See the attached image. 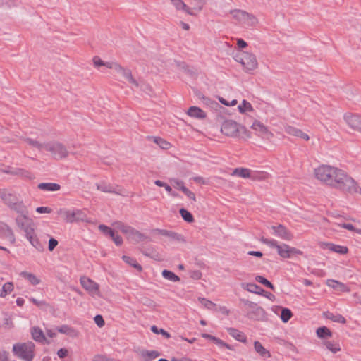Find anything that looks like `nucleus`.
<instances>
[{
	"label": "nucleus",
	"instance_id": "obj_10",
	"mask_svg": "<svg viewBox=\"0 0 361 361\" xmlns=\"http://www.w3.org/2000/svg\"><path fill=\"white\" fill-rule=\"evenodd\" d=\"M250 128L258 137L267 140H271L274 137V134L269 130L268 127L259 120L255 119Z\"/></svg>",
	"mask_w": 361,
	"mask_h": 361
},
{
	"label": "nucleus",
	"instance_id": "obj_8",
	"mask_svg": "<svg viewBox=\"0 0 361 361\" xmlns=\"http://www.w3.org/2000/svg\"><path fill=\"white\" fill-rule=\"evenodd\" d=\"M243 302L247 310V317L254 320H260L264 317L263 308L259 307L257 303L249 300H243Z\"/></svg>",
	"mask_w": 361,
	"mask_h": 361
},
{
	"label": "nucleus",
	"instance_id": "obj_18",
	"mask_svg": "<svg viewBox=\"0 0 361 361\" xmlns=\"http://www.w3.org/2000/svg\"><path fill=\"white\" fill-rule=\"evenodd\" d=\"M284 130L287 134L294 137H300L305 141H308L310 140V137L307 133L294 126L286 125L284 127Z\"/></svg>",
	"mask_w": 361,
	"mask_h": 361
},
{
	"label": "nucleus",
	"instance_id": "obj_21",
	"mask_svg": "<svg viewBox=\"0 0 361 361\" xmlns=\"http://www.w3.org/2000/svg\"><path fill=\"white\" fill-rule=\"evenodd\" d=\"M152 232H153V233H157V234H160V235H162L164 236H167L169 238L176 240V241H178V242H184L185 241L183 235H180L178 233H176L175 232L168 231V230L156 228V229H154L152 231Z\"/></svg>",
	"mask_w": 361,
	"mask_h": 361
},
{
	"label": "nucleus",
	"instance_id": "obj_53",
	"mask_svg": "<svg viewBox=\"0 0 361 361\" xmlns=\"http://www.w3.org/2000/svg\"><path fill=\"white\" fill-rule=\"evenodd\" d=\"M180 214L182 218L187 222L190 223L193 221V217L190 212L185 209H180Z\"/></svg>",
	"mask_w": 361,
	"mask_h": 361
},
{
	"label": "nucleus",
	"instance_id": "obj_60",
	"mask_svg": "<svg viewBox=\"0 0 361 361\" xmlns=\"http://www.w3.org/2000/svg\"><path fill=\"white\" fill-rule=\"evenodd\" d=\"M92 62L94 66L96 68L104 66V61H103L99 56H94L92 59Z\"/></svg>",
	"mask_w": 361,
	"mask_h": 361
},
{
	"label": "nucleus",
	"instance_id": "obj_20",
	"mask_svg": "<svg viewBox=\"0 0 361 361\" xmlns=\"http://www.w3.org/2000/svg\"><path fill=\"white\" fill-rule=\"evenodd\" d=\"M30 333H31L32 338L36 342L41 343H47V344L50 343V341L46 338L44 332L39 327H38V326L32 327L31 329Z\"/></svg>",
	"mask_w": 361,
	"mask_h": 361
},
{
	"label": "nucleus",
	"instance_id": "obj_39",
	"mask_svg": "<svg viewBox=\"0 0 361 361\" xmlns=\"http://www.w3.org/2000/svg\"><path fill=\"white\" fill-rule=\"evenodd\" d=\"M238 109L239 112L241 114L252 112L254 111V109H253L252 104L249 102H247L245 99L243 100L242 103L238 105Z\"/></svg>",
	"mask_w": 361,
	"mask_h": 361
},
{
	"label": "nucleus",
	"instance_id": "obj_44",
	"mask_svg": "<svg viewBox=\"0 0 361 361\" xmlns=\"http://www.w3.org/2000/svg\"><path fill=\"white\" fill-rule=\"evenodd\" d=\"M154 184L159 187H163V188L165 189V190L170 195H173V196H176L177 195L175 194L173 191H172V185H169L167 184L165 182H163L160 180H157L154 181Z\"/></svg>",
	"mask_w": 361,
	"mask_h": 361
},
{
	"label": "nucleus",
	"instance_id": "obj_36",
	"mask_svg": "<svg viewBox=\"0 0 361 361\" xmlns=\"http://www.w3.org/2000/svg\"><path fill=\"white\" fill-rule=\"evenodd\" d=\"M57 331L61 334H66L71 337L78 336V332L73 328L68 325H62L57 329Z\"/></svg>",
	"mask_w": 361,
	"mask_h": 361
},
{
	"label": "nucleus",
	"instance_id": "obj_63",
	"mask_svg": "<svg viewBox=\"0 0 361 361\" xmlns=\"http://www.w3.org/2000/svg\"><path fill=\"white\" fill-rule=\"evenodd\" d=\"M111 239L114 240V243L116 245H121L123 243V239L121 236L116 235L115 232L114 233V235L111 237Z\"/></svg>",
	"mask_w": 361,
	"mask_h": 361
},
{
	"label": "nucleus",
	"instance_id": "obj_9",
	"mask_svg": "<svg viewBox=\"0 0 361 361\" xmlns=\"http://www.w3.org/2000/svg\"><path fill=\"white\" fill-rule=\"evenodd\" d=\"M80 284L84 289L92 297H101L99 285L87 276L80 278Z\"/></svg>",
	"mask_w": 361,
	"mask_h": 361
},
{
	"label": "nucleus",
	"instance_id": "obj_30",
	"mask_svg": "<svg viewBox=\"0 0 361 361\" xmlns=\"http://www.w3.org/2000/svg\"><path fill=\"white\" fill-rule=\"evenodd\" d=\"M228 333L229 334L230 336H231L235 340H237L240 342H242V343L246 342V340H247L246 336L242 331H240L236 329H234V328H229V329H228Z\"/></svg>",
	"mask_w": 361,
	"mask_h": 361
},
{
	"label": "nucleus",
	"instance_id": "obj_50",
	"mask_svg": "<svg viewBox=\"0 0 361 361\" xmlns=\"http://www.w3.org/2000/svg\"><path fill=\"white\" fill-rule=\"evenodd\" d=\"M116 228L120 230L122 233H125L126 235L128 234V233L131 231L130 226L126 225L123 224L122 222H115L113 224Z\"/></svg>",
	"mask_w": 361,
	"mask_h": 361
},
{
	"label": "nucleus",
	"instance_id": "obj_49",
	"mask_svg": "<svg viewBox=\"0 0 361 361\" xmlns=\"http://www.w3.org/2000/svg\"><path fill=\"white\" fill-rule=\"evenodd\" d=\"M154 142L157 145H159L161 149H167L171 147V144L169 142H167L166 140H165L161 137H154Z\"/></svg>",
	"mask_w": 361,
	"mask_h": 361
},
{
	"label": "nucleus",
	"instance_id": "obj_7",
	"mask_svg": "<svg viewBox=\"0 0 361 361\" xmlns=\"http://www.w3.org/2000/svg\"><path fill=\"white\" fill-rule=\"evenodd\" d=\"M59 214L63 216L68 222L86 221L90 223L91 221L87 217L86 214L80 210H66L60 209Z\"/></svg>",
	"mask_w": 361,
	"mask_h": 361
},
{
	"label": "nucleus",
	"instance_id": "obj_41",
	"mask_svg": "<svg viewBox=\"0 0 361 361\" xmlns=\"http://www.w3.org/2000/svg\"><path fill=\"white\" fill-rule=\"evenodd\" d=\"M317 336L320 338H324L326 337H331L332 334L331 331L326 326L319 327L317 329Z\"/></svg>",
	"mask_w": 361,
	"mask_h": 361
},
{
	"label": "nucleus",
	"instance_id": "obj_32",
	"mask_svg": "<svg viewBox=\"0 0 361 361\" xmlns=\"http://www.w3.org/2000/svg\"><path fill=\"white\" fill-rule=\"evenodd\" d=\"M140 355L145 361H151L159 356V353L156 350H143Z\"/></svg>",
	"mask_w": 361,
	"mask_h": 361
},
{
	"label": "nucleus",
	"instance_id": "obj_14",
	"mask_svg": "<svg viewBox=\"0 0 361 361\" xmlns=\"http://www.w3.org/2000/svg\"><path fill=\"white\" fill-rule=\"evenodd\" d=\"M273 235L284 240L290 241L293 238V235L283 225L271 226Z\"/></svg>",
	"mask_w": 361,
	"mask_h": 361
},
{
	"label": "nucleus",
	"instance_id": "obj_48",
	"mask_svg": "<svg viewBox=\"0 0 361 361\" xmlns=\"http://www.w3.org/2000/svg\"><path fill=\"white\" fill-rule=\"evenodd\" d=\"M21 229L25 232L27 239L32 238V236L35 235L34 228L30 222Z\"/></svg>",
	"mask_w": 361,
	"mask_h": 361
},
{
	"label": "nucleus",
	"instance_id": "obj_13",
	"mask_svg": "<svg viewBox=\"0 0 361 361\" xmlns=\"http://www.w3.org/2000/svg\"><path fill=\"white\" fill-rule=\"evenodd\" d=\"M277 252L283 258H290L295 255H302V252L298 249L282 243L277 246Z\"/></svg>",
	"mask_w": 361,
	"mask_h": 361
},
{
	"label": "nucleus",
	"instance_id": "obj_42",
	"mask_svg": "<svg viewBox=\"0 0 361 361\" xmlns=\"http://www.w3.org/2000/svg\"><path fill=\"white\" fill-rule=\"evenodd\" d=\"M162 276L164 279L173 282L180 281V278L177 275H176L173 272L166 269L162 271Z\"/></svg>",
	"mask_w": 361,
	"mask_h": 361
},
{
	"label": "nucleus",
	"instance_id": "obj_2",
	"mask_svg": "<svg viewBox=\"0 0 361 361\" xmlns=\"http://www.w3.org/2000/svg\"><path fill=\"white\" fill-rule=\"evenodd\" d=\"M221 133L231 137L250 138V131L243 125L233 120L225 121L221 127Z\"/></svg>",
	"mask_w": 361,
	"mask_h": 361
},
{
	"label": "nucleus",
	"instance_id": "obj_37",
	"mask_svg": "<svg viewBox=\"0 0 361 361\" xmlns=\"http://www.w3.org/2000/svg\"><path fill=\"white\" fill-rule=\"evenodd\" d=\"M241 287L243 289H245L250 293H253L259 294L260 293L259 290L262 291V290L261 289V288L259 286H257L255 283H243L241 284Z\"/></svg>",
	"mask_w": 361,
	"mask_h": 361
},
{
	"label": "nucleus",
	"instance_id": "obj_26",
	"mask_svg": "<svg viewBox=\"0 0 361 361\" xmlns=\"http://www.w3.org/2000/svg\"><path fill=\"white\" fill-rule=\"evenodd\" d=\"M0 197L2 201L5 202H13L18 201L17 195L7 189L0 190Z\"/></svg>",
	"mask_w": 361,
	"mask_h": 361
},
{
	"label": "nucleus",
	"instance_id": "obj_3",
	"mask_svg": "<svg viewBox=\"0 0 361 361\" xmlns=\"http://www.w3.org/2000/svg\"><path fill=\"white\" fill-rule=\"evenodd\" d=\"M229 15L233 20L246 27H255L259 23L257 18L254 14L244 10H231Z\"/></svg>",
	"mask_w": 361,
	"mask_h": 361
},
{
	"label": "nucleus",
	"instance_id": "obj_16",
	"mask_svg": "<svg viewBox=\"0 0 361 361\" xmlns=\"http://www.w3.org/2000/svg\"><path fill=\"white\" fill-rule=\"evenodd\" d=\"M206 3V0H189V5H188V14L193 16H197L202 11Z\"/></svg>",
	"mask_w": 361,
	"mask_h": 361
},
{
	"label": "nucleus",
	"instance_id": "obj_43",
	"mask_svg": "<svg viewBox=\"0 0 361 361\" xmlns=\"http://www.w3.org/2000/svg\"><path fill=\"white\" fill-rule=\"evenodd\" d=\"M122 259H123V260L126 263H127L129 265L133 267L134 268H135L138 271H141L142 270L141 265H140L135 259L131 258L130 257H128V256H126V255H123L122 257Z\"/></svg>",
	"mask_w": 361,
	"mask_h": 361
},
{
	"label": "nucleus",
	"instance_id": "obj_23",
	"mask_svg": "<svg viewBox=\"0 0 361 361\" xmlns=\"http://www.w3.org/2000/svg\"><path fill=\"white\" fill-rule=\"evenodd\" d=\"M23 140L28 145L33 148H36L40 152L46 151L47 142H41L39 140L30 137H25L23 139Z\"/></svg>",
	"mask_w": 361,
	"mask_h": 361
},
{
	"label": "nucleus",
	"instance_id": "obj_1",
	"mask_svg": "<svg viewBox=\"0 0 361 361\" xmlns=\"http://www.w3.org/2000/svg\"><path fill=\"white\" fill-rule=\"evenodd\" d=\"M317 180L331 188L347 191L350 194H361L359 184L344 170L329 165L322 164L314 170Z\"/></svg>",
	"mask_w": 361,
	"mask_h": 361
},
{
	"label": "nucleus",
	"instance_id": "obj_19",
	"mask_svg": "<svg viewBox=\"0 0 361 361\" xmlns=\"http://www.w3.org/2000/svg\"><path fill=\"white\" fill-rule=\"evenodd\" d=\"M97 190L109 193H118L120 188L118 185L111 184L106 181H101L97 183Z\"/></svg>",
	"mask_w": 361,
	"mask_h": 361
},
{
	"label": "nucleus",
	"instance_id": "obj_47",
	"mask_svg": "<svg viewBox=\"0 0 361 361\" xmlns=\"http://www.w3.org/2000/svg\"><path fill=\"white\" fill-rule=\"evenodd\" d=\"M173 6L178 11H183L188 13V5L182 0H171Z\"/></svg>",
	"mask_w": 361,
	"mask_h": 361
},
{
	"label": "nucleus",
	"instance_id": "obj_54",
	"mask_svg": "<svg viewBox=\"0 0 361 361\" xmlns=\"http://www.w3.org/2000/svg\"><path fill=\"white\" fill-rule=\"evenodd\" d=\"M255 280L258 283L263 284L266 287L274 290V286L272 285V283L269 281H268L267 279H265L264 277H263L262 276H257L255 277Z\"/></svg>",
	"mask_w": 361,
	"mask_h": 361
},
{
	"label": "nucleus",
	"instance_id": "obj_62",
	"mask_svg": "<svg viewBox=\"0 0 361 361\" xmlns=\"http://www.w3.org/2000/svg\"><path fill=\"white\" fill-rule=\"evenodd\" d=\"M94 320L99 327H102L104 325V320L101 315H96Z\"/></svg>",
	"mask_w": 361,
	"mask_h": 361
},
{
	"label": "nucleus",
	"instance_id": "obj_46",
	"mask_svg": "<svg viewBox=\"0 0 361 361\" xmlns=\"http://www.w3.org/2000/svg\"><path fill=\"white\" fill-rule=\"evenodd\" d=\"M336 226L341 227V228H345V229L351 231H355L356 233H361V230L355 228L350 224H336V223H334L332 224V228L336 230Z\"/></svg>",
	"mask_w": 361,
	"mask_h": 361
},
{
	"label": "nucleus",
	"instance_id": "obj_59",
	"mask_svg": "<svg viewBox=\"0 0 361 361\" xmlns=\"http://www.w3.org/2000/svg\"><path fill=\"white\" fill-rule=\"evenodd\" d=\"M119 63L115 61H107L104 63V66H106L108 68L113 69L116 72L119 66Z\"/></svg>",
	"mask_w": 361,
	"mask_h": 361
},
{
	"label": "nucleus",
	"instance_id": "obj_40",
	"mask_svg": "<svg viewBox=\"0 0 361 361\" xmlns=\"http://www.w3.org/2000/svg\"><path fill=\"white\" fill-rule=\"evenodd\" d=\"M14 286L13 283L7 282L5 283L1 290H0V297L5 298L8 294L11 293L13 290Z\"/></svg>",
	"mask_w": 361,
	"mask_h": 361
},
{
	"label": "nucleus",
	"instance_id": "obj_64",
	"mask_svg": "<svg viewBox=\"0 0 361 361\" xmlns=\"http://www.w3.org/2000/svg\"><path fill=\"white\" fill-rule=\"evenodd\" d=\"M58 245V241L54 238H51L49 240V250L50 251H52L56 246Z\"/></svg>",
	"mask_w": 361,
	"mask_h": 361
},
{
	"label": "nucleus",
	"instance_id": "obj_51",
	"mask_svg": "<svg viewBox=\"0 0 361 361\" xmlns=\"http://www.w3.org/2000/svg\"><path fill=\"white\" fill-rule=\"evenodd\" d=\"M30 244L39 251L44 250V245L39 242L36 235L32 237V238L27 239Z\"/></svg>",
	"mask_w": 361,
	"mask_h": 361
},
{
	"label": "nucleus",
	"instance_id": "obj_29",
	"mask_svg": "<svg viewBox=\"0 0 361 361\" xmlns=\"http://www.w3.org/2000/svg\"><path fill=\"white\" fill-rule=\"evenodd\" d=\"M325 247L329 250L330 251L344 255L346 254L348 251V249L345 246H342L339 245H336L334 243H326Z\"/></svg>",
	"mask_w": 361,
	"mask_h": 361
},
{
	"label": "nucleus",
	"instance_id": "obj_61",
	"mask_svg": "<svg viewBox=\"0 0 361 361\" xmlns=\"http://www.w3.org/2000/svg\"><path fill=\"white\" fill-rule=\"evenodd\" d=\"M192 180L197 184L206 185L208 183V180L201 176H195L192 178Z\"/></svg>",
	"mask_w": 361,
	"mask_h": 361
},
{
	"label": "nucleus",
	"instance_id": "obj_27",
	"mask_svg": "<svg viewBox=\"0 0 361 361\" xmlns=\"http://www.w3.org/2000/svg\"><path fill=\"white\" fill-rule=\"evenodd\" d=\"M326 285L329 287L332 288L333 289L341 291V292H349L350 289L348 288L346 285L344 283L339 282L338 281L334 279H328L326 281Z\"/></svg>",
	"mask_w": 361,
	"mask_h": 361
},
{
	"label": "nucleus",
	"instance_id": "obj_52",
	"mask_svg": "<svg viewBox=\"0 0 361 361\" xmlns=\"http://www.w3.org/2000/svg\"><path fill=\"white\" fill-rule=\"evenodd\" d=\"M292 317L291 311L288 308H283L281 313V319L283 322H287Z\"/></svg>",
	"mask_w": 361,
	"mask_h": 361
},
{
	"label": "nucleus",
	"instance_id": "obj_22",
	"mask_svg": "<svg viewBox=\"0 0 361 361\" xmlns=\"http://www.w3.org/2000/svg\"><path fill=\"white\" fill-rule=\"evenodd\" d=\"M127 238L128 240L133 243L142 242L147 238L144 234L141 233L133 228H131V231L127 235Z\"/></svg>",
	"mask_w": 361,
	"mask_h": 361
},
{
	"label": "nucleus",
	"instance_id": "obj_34",
	"mask_svg": "<svg viewBox=\"0 0 361 361\" xmlns=\"http://www.w3.org/2000/svg\"><path fill=\"white\" fill-rule=\"evenodd\" d=\"M324 317L334 322L345 324L346 322L345 319L340 314H334L330 312H326L324 313Z\"/></svg>",
	"mask_w": 361,
	"mask_h": 361
},
{
	"label": "nucleus",
	"instance_id": "obj_25",
	"mask_svg": "<svg viewBox=\"0 0 361 361\" xmlns=\"http://www.w3.org/2000/svg\"><path fill=\"white\" fill-rule=\"evenodd\" d=\"M187 114L192 118L197 119H204L206 118V113L197 106H190L187 111Z\"/></svg>",
	"mask_w": 361,
	"mask_h": 361
},
{
	"label": "nucleus",
	"instance_id": "obj_56",
	"mask_svg": "<svg viewBox=\"0 0 361 361\" xmlns=\"http://www.w3.org/2000/svg\"><path fill=\"white\" fill-rule=\"evenodd\" d=\"M261 242H262L264 244H265L271 247H275L276 249H277V246L279 245V244H278V243L276 240L268 239V238H266L264 237H262L261 238Z\"/></svg>",
	"mask_w": 361,
	"mask_h": 361
},
{
	"label": "nucleus",
	"instance_id": "obj_38",
	"mask_svg": "<svg viewBox=\"0 0 361 361\" xmlns=\"http://www.w3.org/2000/svg\"><path fill=\"white\" fill-rule=\"evenodd\" d=\"M254 348L255 351L262 357H269L271 356L269 352L265 349L259 341H255Z\"/></svg>",
	"mask_w": 361,
	"mask_h": 361
},
{
	"label": "nucleus",
	"instance_id": "obj_35",
	"mask_svg": "<svg viewBox=\"0 0 361 361\" xmlns=\"http://www.w3.org/2000/svg\"><path fill=\"white\" fill-rule=\"evenodd\" d=\"M231 175L247 178L251 177V171L247 168H236L233 170Z\"/></svg>",
	"mask_w": 361,
	"mask_h": 361
},
{
	"label": "nucleus",
	"instance_id": "obj_15",
	"mask_svg": "<svg viewBox=\"0 0 361 361\" xmlns=\"http://www.w3.org/2000/svg\"><path fill=\"white\" fill-rule=\"evenodd\" d=\"M344 121L349 128L361 133V116L346 114Z\"/></svg>",
	"mask_w": 361,
	"mask_h": 361
},
{
	"label": "nucleus",
	"instance_id": "obj_11",
	"mask_svg": "<svg viewBox=\"0 0 361 361\" xmlns=\"http://www.w3.org/2000/svg\"><path fill=\"white\" fill-rule=\"evenodd\" d=\"M169 182L175 189L181 191L188 197L189 201L196 202L195 193L185 186L183 180L172 178L169 179Z\"/></svg>",
	"mask_w": 361,
	"mask_h": 361
},
{
	"label": "nucleus",
	"instance_id": "obj_24",
	"mask_svg": "<svg viewBox=\"0 0 361 361\" xmlns=\"http://www.w3.org/2000/svg\"><path fill=\"white\" fill-rule=\"evenodd\" d=\"M1 236L7 239L11 243H14L16 238L11 228L6 224L0 225Z\"/></svg>",
	"mask_w": 361,
	"mask_h": 361
},
{
	"label": "nucleus",
	"instance_id": "obj_5",
	"mask_svg": "<svg viewBox=\"0 0 361 361\" xmlns=\"http://www.w3.org/2000/svg\"><path fill=\"white\" fill-rule=\"evenodd\" d=\"M235 60L243 66L245 73H250L258 67V62L255 55L251 52L239 51Z\"/></svg>",
	"mask_w": 361,
	"mask_h": 361
},
{
	"label": "nucleus",
	"instance_id": "obj_12",
	"mask_svg": "<svg viewBox=\"0 0 361 361\" xmlns=\"http://www.w3.org/2000/svg\"><path fill=\"white\" fill-rule=\"evenodd\" d=\"M11 209L18 213V215L16 216V223L20 228H24L25 226L30 222V219L27 217V212L22 207V204H12Z\"/></svg>",
	"mask_w": 361,
	"mask_h": 361
},
{
	"label": "nucleus",
	"instance_id": "obj_4",
	"mask_svg": "<svg viewBox=\"0 0 361 361\" xmlns=\"http://www.w3.org/2000/svg\"><path fill=\"white\" fill-rule=\"evenodd\" d=\"M12 350L16 356L24 361H32L35 357V344L32 342L16 343Z\"/></svg>",
	"mask_w": 361,
	"mask_h": 361
},
{
	"label": "nucleus",
	"instance_id": "obj_58",
	"mask_svg": "<svg viewBox=\"0 0 361 361\" xmlns=\"http://www.w3.org/2000/svg\"><path fill=\"white\" fill-rule=\"evenodd\" d=\"M213 341L219 347H225L227 349L231 350L232 348L228 344L224 342L222 340L215 337V338H213Z\"/></svg>",
	"mask_w": 361,
	"mask_h": 361
},
{
	"label": "nucleus",
	"instance_id": "obj_31",
	"mask_svg": "<svg viewBox=\"0 0 361 361\" xmlns=\"http://www.w3.org/2000/svg\"><path fill=\"white\" fill-rule=\"evenodd\" d=\"M323 345L334 354L337 353L341 350L340 343L336 341H325L323 342Z\"/></svg>",
	"mask_w": 361,
	"mask_h": 361
},
{
	"label": "nucleus",
	"instance_id": "obj_17",
	"mask_svg": "<svg viewBox=\"0 0 361 361\" xmlns=\"http://www.w3.org/2000/svg\"><path fill=\"white\" fill-rule=\"evenodd\" d=\"M116 73L121 75L127 82L133 87H138L139 84L137 81L133 78L132 72L129 68H125L119 65Z\"/></svg>",
	"mask_w": 361,
	"mask_h": 361
},
{
	"label": "nucleus",
	"instance_id": "obj_45",
	"mask_svg": "<svg viewBox=\"0 0 361 361\" xmlns=\"http://www.w3.org/2000/svg\"><path fill=\"white\" fill-rule=\"evenodd\" d=\"M198 300L201 303V305L204 307L205 308L210 310H216V304L213 302L204 298L200 297L198 298Z\"/></svg>",
	"mask_w": 361,
	"mask_h": 361
},
{
	"label": "nucleus",
	"instance_id": "obj_57",
	"mask_svg": "<svg viewBox=\"0 0 361 361\" xmlns=\"http://www.w3.org/2000/svg\"><path fill=\"white\" fill-rule=\"evenodd\" d=\"M151 331L156 334H161L166 338H169L171 336L170 334L164 329H159L157 326L154 325L151 326Z\"/></svg>",
	"mask_w": 361,
	"mask_h": 361
},
{
	"label": "nucleus",
	"instance_id": "obj_55",
	"mask_svg": "<svg viewBox=\"0 0 361 361\" xmlns=\"http://www.w3.org/2000/svg\"><path fill=\"white\" fill-rule=\"evenodd\" d=\"M99 229L105 235H109L110 237L114 235V231L110 227L106 225L100 224L99 226Z\"/></svg>",
	"mask_w": 361,
	"mask_h": 361
},
{
	"label": "nucleus",
	"instance_id": "obj_6",
	"mask_svg": "<svg viewBox=\"0 0 361 361\" xmlns=\"http://www.w3.org/2000/svg\"><path fill=\"white\" fill-rule=\"evenodd\" d=\"M46 151L49 152L51 156L56 160L66 159L69 155L66 146L57 140L47 142Z\"/></svg>",
	"mask_w": 361,
	"mask_h": 361
},
{
	"label": "nucleus",
	"instance_id": "obj_28",
	"mask_svg": "<svg viewBox=\"0 0 361 361\" xmlns=\"http://www.w3.org/2000/svg\"><path fill=\"white\" fill-rule=\"evenodd\" d=\"M37 188L44 192H55L59 190L61 186L55 183H41L38 184Z\"/></svg>",
	"mask_w": 361,
	"mask_h": 361
},
{
	"label": "nucleus",
	"instance_id": "obj_33",
	"mask_svg": "<svg viewBox=\"0 0 361 361\" xmlns=\"http://www.w3.org/2000/svg\"><path fill=\"white\" fill-rule=\"evenodd\" d=\"M20 275L23 278L27 279L33 286L38 285L41 282V280L32 273L27 271H22L20 272Z\"/></svg>",
	"mask_w": 361,
	"mask_h": 361
}]
</instances>
